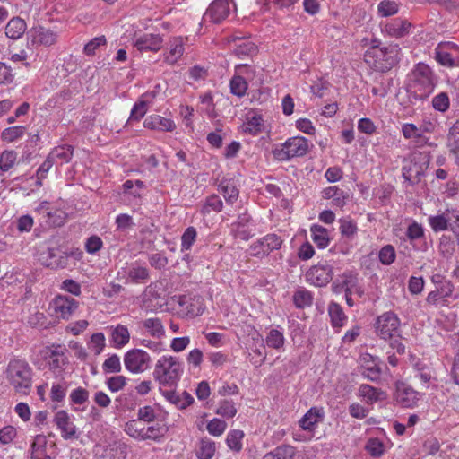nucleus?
I'll return each mask as SVG.
<instances>
[{"mask_svg": "<svg viewBox=\"0 0 459 459\" xmlns=\"http://www.w3.org/2000/svg\"><path fill=\"white\" fill-rule=\"evenodd\" d=\"M143 126L160 132H173L176 129V124L172 119L156 114L148 116L143 121Z\"/></svg>", "mask_w": 459, "mask_h": 459, "instance_id": "29", "label": "nucleus"}, {"mask_svg": "<svg viewBox=\"0 0 459 459\" xmlns=\"http://www.w3.org/2000/svg\"><path fill=\"white\" fill-rule=\"evenodd\" d=\"M124 37L131 41L139 52H158L163 44V39L160 34L143 32L134 25H130L126 30Z\"/></svg>", "mask_w": 459, "mask_h": 459, "instance_id": "5", "label": "nucleus"}, {"mask_svg": "<svg viewBox=\"0 0 459 459\" xmlns=\"http://www.w3.org/2000/svg\"><path fill=\"white\" fill-rule=\"evenodd\" d=\"M241 128L243 133L250 135H257L264 132V121L263 116L256 112L248 113Z\"/></svg>", "mask_w": 459, "mask_h": 459, "instance_id": "32", "label": "nucleus"}, {"mask_svg": "<svg viewBox=\"0 0 459 459\" xmlns=\"http://www.w3.org/2000/svg\"><path fill=\"white\" fill-rule=\"evenodd\" d=\"M237 411L235 403L231 400L220 401L216 410V413L224 418H233Z\"/></svg>", "mask_w": 459, "mask_h": 459, "instance_id": "59", "label": "nucleus"}, {"mask_svg": "<svg viewBox=\"0 0 459 459\" xmlns=\"http://www.w3.org/2000/svg\"><path fill=\"white\" fill-rule=\"evenodd\" d=\"M249 69V65L247 64H240L235 66V74L232 76L230 82V92L238 97L242 98L246 95L248 84L242 76L244 70Z\"/></svg>", "mask_w": 459, "mask_h": 459, "instance_id": "26", "label": "nucleus"}, {"mask_svg": "<svg viewBox=\"0 0 459 459\" xmlns=\"http://www.w3.org/2000/svg\"><path fill=\"white\" fill-rule=\"evenodd\" d=\"M78 308V302L70 297L58 295L49 303L51 315L58 319H68Z\"/></svg>", "mask_w": 459, "mask_h": 459, "instance_id": "18", "label": "nucleus"}, {"mask_svg": "<svg viewBox=\"0 0 459 459\" xmlns=\"http://www.w3.org/2000/svg\"><path fill=\"white\" fill-rule=\"evenodd\" d=\"M26 29V22L22 19L15 17L11 19L5 26V34L12 39H18L24 34Z\"/></svg>", "mask_w": 459, "mask_h": 459, "instance_id": "38", "label": "nucleus"}, {"mask_svg": "<svg viewBox=\"0 0 459 459\" xmlns=\"http://www.w3.org/2000/svg\"><path fill=\"white\" fill-rule=\"evenodd\" d=\"M58 32L43 26H34L27 32L28 46L31 48L50 47L58 39Z\"/></svg>", "mask_w": 459, "mask_h": 459, "instance_id": "11", "label": "nucleus"}, {"mask_svg": "<svg viewBox=\"0 0 459 459\" xmlns=\"http://www.w3.org/2000/svg\"><path fill=\"white\" fill-rule=\"evenodd\" d=\"M186 40L182 37H173L168 41L162 53L163 61L169 65L177 64L185 52Z\"/></svg>", "mask_w": 459, "mask_h": 459, "instance_id": "22", "label": "nucleus"}, {"mask_svg": "<svg viewBox=\"0 0 459 459\" xmlns=\"http://www.w3.org/2000/svg\"><path fill=\"white\" fill-rule=\"evenodd\" d=\"M322 196L324 199H331L332 205L339 208H342L346 205L350 199V194L343 191L338 186H329L322 191Z\"/></svg>", "mask_w": 459, "mask_h": 459, "instance_id": "33", "label": "nucleus"}, {"mask_svg": "<svg viewBox=\"0 0 459 459\" xmlns=\"http://www.w3.org/2000/svg\"><path fill=\"white\" fill-rule=\"evenodd\" d=\"M328 314L333 327H342L347 320V316L342 308L337 303L332 302L329 304Z\"/></svg>", "mask_w": 459, "mask_h": 459, "instance_id": "48", "label": "nucleus"}, {"mask_svg": "<svg viewBox=\"0 0 459 459\" xmlns=\"http://www.w3.org/2000/svg\"><path fill=\"white\" fill-rule=\"evenodd\" d=\"M409 361L412 368L414 377L420 382L423 387L429 388L431 385H435L433 383L437 381V377L434 368L429 364L415 355H411Z\"/></svg>", "mask_w": 459, "mask_h": 459, "instance_id": "16", "label": "nucleus"}, {"mask_svg": "<svg viewBox=\"0 0 459 459\" xmlns=\"http://www.w3.org/2000/svg\"><path fill=\"white\" fill-rule=\"evenodd\" d=\"M401 320L393 311L378 316L374 323L375 333L384 341H389L399 335Z\"/></svg>", "mask_w": 459, "mask_h": 459, "instance_id": "9", "label": "nucleus"}, {"mask_svg": "<svg viewBox=\"0 0 459 459\" xmlns=\"http://www.w3.org/2000/svg\"><path fill=\"white\" fill-rule=\"evenodd\" d=\"M236 9L233 0H213L203 15L204 23L218 24L227 19L232 10Z\"/></svg>", "mask_w": 459, "mask_h": 459, "instance_id": "12", "label": "nucleus"}, {"mask_svg": "<svg viewBox=\"0 0 459 459\" xmlns=\"http://www.w3.org/2000/svg\"><path fill=\"white\" fill-rule=\"evenodd\" d=\"M437 290L441 294V298L443 299H452L453 300H455L459 298V292L455 291V286L449 280L443 281Z\"/></svg>", "mask_w": 459, "mask_h": 459, "instance_id": "63", "label": "nucleus"}, {"mask_svg": "<svg viewBox=\"0 0 459 459\" xmlns=\"http://www.w3.org/2000/svg\"><path fill=\"white\" fill-rule=\"evenodd\" d=\"M341 289L348 295L362 297L364 294V290L359 285L358 278L351 273H343Z\"/></svg>", "mask_w": 459, "mask_h": 459, "instance_id": "36", "label": "nucleus"}, {"mask_svg": "<svg viewBox=\"0 0 459 459\" xmlns=\"http://www.w3.org/2000/svg\"><path fill=\"white\" fill-rule=\"evenodd\" d=\"M437 79L431 68L424 64H417L411 73L410 90L418 100H425L434 91Z\"/></svg>", "mask_w": 459, "mask_h": 459, "instance_id": "4", "label": "nucleus"}, {"mask_svg": "<svg viewBox=\"0 0 459 459\" xmlns=\"http://www.w3.org/2000/svg\"><path fill=\"white\" fill-rule=\"evenodd\" d=\"M285 342L284 334L278 329H271L266 335L265 343L269 348L281 350Z\"/></svg>", "mask_w": 459, "mask_h": 459, "instance_id": "51", "label": "nucleus"}, {"mask_svg": "<svg viewBox=\"0 0 459 459\" xmlns=\"http://www.w3.org/2000/svg\"><path fill=\"white\" fill-rule=\"evenodd\" d=\"M293 302L298 308L310 307L313 302V295L309 290L300 288L294 292Z\"/></svg>", "mask_w": 459, "mask_h": 459, "instance_id": "49", "label": "nucleus"}, {"mask_svg": "<svg viewBox=\"0 0 459 459\" xmlns=\"http://www.w3.org/2000/svg\"><path fill=\"white\" fill-rule=\"evenodd\" d=\"M219 191L229 204H233L239 195L238 189L230 180H222L219 185Z\"/></svg>", "mask_w": 459, "mask_h": 459, "instance_id": "41", "label": "nucleus"}, {"mask_svg": "<svg viewBox=\"0 0 459 459\" xmlns=\"http://www.w3.org/2000/svg\"><path fill=\"white\" fill-rule=\"evenodd\" d=\"M88 349L94 353L100 355L106 347V337L103 333H93L87 343Z\"/></svg>", "mask_w": 459, "mask_h": 459, "instance_id": "53", "label": "nucleus"}, {"mask_svg": "<svg viewBox=\"0 0 459 459\" xmlns=\"http://www.w3.org/2000/svg\"><path fill=\"white\" fill-rule=\"evenodd\" d=\"M340 232L343 238L352 240L358 233L357 223L349 217L339 220Z\"/></svg>", "mask_w": 459, "mask_h": 459, "instance_id": "45", "label": "nucleus"}, {"mask_svg": "<svg viewBox=\"0 0 459 459\" xmlns=\"http://www.w3.org/2000/svg\"><path fill=\"white\" fill-rule=\"evenodd\" d=\"M449 230H452L459 240V208L447 209Z\"/></svg>", "mask_w": 459, "mask_h": 459, "instance_id": "64", "label": "nucleus"}, {"mask_svg": "<svg viewBox=\"0 0 459 459\" xmlns=\"http://www.w3.org/2000/svg\"><path fill=\"white\" fill-rule=\"evenodd\" d=\"M333 268L327 264H319L310 267L306 274V280L310 284L317 287H323L327 285L328 282L333 279Z\"/></svg>", "mask_w": 459, "mask_h": 459, "instance_id": "21", "label": "nucleus"}, {"mask_svg": "<svg viewBox=\"0 0 459 459\" xmlns=\"http://www.w3.org/2000/svg\"><path fill=\"white\" fill-rule=\"evenodd\" d=\"M250 221L251 216L248 213L244 212L239 214L237 221L230 225V232L232 236L235 238H239L241 240H248L253 235L248 228Z\"/></svg>", "mask_w": 459, "mask_h": 459, "instance_id": "28", "label": "nucleus"}, {"mask_svg": "<svg viewBox=\"0 0 459 459\" xmlns=\"http://www.w3.org/2000/svg\"><path fill=\"white\" fill-rule=\"evenodd\" d=\"M309 150L307 139L303 136H294L283 143L276 145L272 153L279 161H287L295 157L305 156Z\"/></svg>", "mask_w": 459, "mask_h": 459, "instance_id": "7", "label": "nucleus"}, {"mask_svg": "<svg viewBox=\"0 0 459 459\" xmlns=\"http://www.w3.org/2000/svg\"><path fill=\"white\" fill-rule=\"evenodd\" d=\"M128 277L131 281L137 283L149 278L148 269L137 264H133L128 270Z\"/></svg>", "mask_w": 459, "mask_h": 459, "instance_id": "56", "label": "nucleus"}, {"mask_svg": "<svg viewBox=\"0 0 459 459\" xmlns=\"http://www.w3.org/2000/svg\"><path fill=\"white\" fill-rule=\"evenodd\" d=\"M217 447L215 441L204 437L199 442V447L196 451V457L198 459H212L215 453Z\"/></svg>", "mask_w": 459, "mask_h": 459, "instance_id": "43", "label": "nucleus"}, {"mask_svg": "<svg viewBox=\"0 0 459 459\" xmlns=\"http://www.w3.org/2000/svg\"><path fill=\"white\" fill-rule=\"evenodd\" d=\"M400 3L395 0H382L377 5V13L381 17L394 15L399 11Z\"/></svg>", "mask_w": 459, "mask_h": 459, "instance_id": "52", "label": "nucleus"}, {"mask_svg": "<svg viewBox=\"0 0 459 459\" xmlns=\"http://www.w3.org/2000/svg\"><path fill=\"white\" fill-rule=\"evenodd\" d=\"M26 127L22 126H15L5 128L2 132V139L5 142H13L24 135Z\"/></svg>", "mask_w": 459, "mask_h": 459, "instance_id": "60", "label": "nucleus"}, {"mask_svg": "<svg viewBox=\"0 0 459 459\" xmlns=\"http://www.w3.org/2000/svg\"><path fill=\"white\" fill-rule=\"evenodd\" d=\"M178 308V312L182 316L195 317L202 315L204 312L203 300L200 296L195 295H179L175 296Z\"/></svg>", "mask_w": 459, "mask_h": 459, "instance_id": "17", "label": "nucleus"}, {"mask_svg": "<svg viewBox=\"0 0 459 459\" xmlns=\"http://www.w3.org/2000/svg\"><path fill=\"white\" fill-rule=\"evenodd\" d=\"M4 377L15 393L28 395L32 388L33 368L25 359L12 358L4 371Z\"/></svg>", "mask_w": 459, "mask_h": 459, "instance_id": "1", "label": "nucleus"}, {"mask_svg": "<svg viewBox=\"0 0 459 459\" xmlns=\"http://www.w3.org/2000/svg\"><path fill=\"white\" fill-rule=\"evenodd\" d=\"M422 394L403 381L395 383L394 399L403 408H414L421 399Z\"/></svg>", "mask_w": 459, "mask_h": 459, "instance_id": "15", "label": "nucleus"}, {"mask_svg": "<svg viewBox=\"0 0 459 459\" xmlns=\"http://www.w3.org/2000/svg\"><path fill=\"white\" fill-rule=\"evenodd\" d=\"M227 426L228 425L225 420L219 418H213L207 423L206 429L210 435L213 437H221L225 432Z\"/></svg>", "mask_w": 459, "mask_h": 459, "instance_id": "61", "label": "nucleus"}, {"mask_svg": "<svg viewBox=\"0 0 459 459\" xmlns=\"http://www.w3.org/2000/svg\"><path fill=\"white\" fill-rule=\"evenodd\" d=\"M283 239L275 233H268L254 241L248 248L249 255L256 258H264L273 251L281 249Z\"/></svg>", "mask_w": 459, "mask_h": 459, "instance_id": "10", "label": "nucleus"}, {"mask_svg": "<svg viewBox=\"0 0 459 459\" xmlns=\"http://www.w3.org/2000/svg\"><path fill=\"white\" fill-rule=\"evenodd\" d=\"M223 208V202L217 195H212L205 198L204 204L200 210L201 214L204 216L211 212H220Z\"/></svg>", "mask_w": 459, "mask_h": 459, "instance_id": "44", "label": "nucleus"}, {"mask_svg": "<svg viewBox=\"0 0 459 459\" xmlns=\"http://www.w3.org/2000/svg\"><path fill=\"white\" fill-rule=\"evenodd\" d=\"M68 350L63 344H53L49 350L48 365L53 371H62L69 363Z\"/></svg>", "mask_w": 459, "mask_h": 459, "instance_id": "25", "label": "nucleus"}, {"mask_svg": "<svg viewBox=\"0 0 459 459\" xmlns=\"http://www.w3.org/2000/svg\"><path fill=\"white\" fill-rule=\"evenodd\" d=\"M428 222L434 232H440L449 230V221L447 210L437 215H431L428 218Z\"/></svg>", "mask_w": 459, "mask_h": 459, "instance_id": "47", "label": "nucleus"}, {"mask_svg": "<svg viewBox=\"0 0 459 459\" xmlns=\"http://www.w3.org/2000/svg\"><path fill=\"white\" fill-rule=\"evenodd\" d=\"M429 164V153L426 152H415L403 160L402 175L406 182L411 185L418 183L424 175Z\"/></svg>", "mask_w": 459, "mask_h": 459, "instance_id": "6", "label": "nucleus"}, {"mask_svg": "<svg viewBox=\"0 0 459 459\" xmlns=\"http://www.w3.org/2000/svg\"><path fill=\"white\" fill-rule=\"evenodd\" d=\"M405 235L415 250L426 252L429 249L425 230L420 223L411 221L406 229Z\"/></svg>", "mask_w": 459, "mask_h": 459, "instance_id": "23", "label": "nucleus"}, {"mask_svg": "<svg viewBox=\"0 0 459 459\" xmlns=\"http://www.w3.org/2000/svg\"><path fill=\"white\" fill-rule=\"evenodd\" d=\"M435 59L443 66H459V46L454 42H440L435 48Z\"/></svg>", "mask_w": 459, "mask_h": 459, "instance_id": "14", "label": "nucleus"}, {"mask_svg": "<svg viewBox=\"0 0 459 459\" xmlns=\"http://www.w3.org/2000/svg\"><path fill=\"white\" fill-rule=\"evenodd\" d=\"M431 104L436 111L445 113L450 108V98L446 92H439L433 97Z\"/></svg>", "mask_w": 459, "mask_h": 459, "instance_id": "55", "label": "nucleus"}, {"mask_svg": "<svg viewBox=\"0 0 459 459\" xmlns=\"http://www.w3.org/2000/svg\"><path fill=\"white\" fill-rule=\"evenodd\" d=\"M233 41L235 42L233 52L238 58L252 57L257 52L256 45L249 39L234 38Z\"/></svg>", "mask_w": 459, "mask_h": 459, "instance_id": "34", "label": "nucleus"}, {"mask_svg": "<svg viewBox=\"0 0 459 459\" xmlns=\"http://www.w3.org/2000/svg\"><path fill=\"white\" fill-rule=\"evenodd\" d=\"M325 417V413L323 407L313 406L299 420V426L302 431L314 436L316 429L324 421Z\"/></svg>", "mask_w": 459, "mask_h": 459, "instance_id": "20", "label": "nucleus"}, {"mask_svg": "<svg viewBox=\"0 0 459 459\" xmlns=\"http://www.w3.org/2000/svg\"><path fill=\"white\" fill-rule=\"evenodd\" d=\"M82 256V252L79 249H74L70 252L62 251L59 248L48 247L47 250L39 254V261L41 264L50 269H63L69 266V259L71 257L75 260H80Z\"/></svg>", "mask_w": 459, "mask_h": 459, "instance_id": "8", "label": "nucleus"}, {"mask_svg": "<svg viewBox=\"0 0 459 459\" xmlns=\"http://www.w3.org/2000/svg\"><path fill=\"white\" fill-rule=\"evenodd\" d=\"M197 231L195 227H188L181 236V251H188L195 242Z\"/></svg>", "mask_w": 459, "mask_h": 459, "instance_id": "57", "label": "nucleus"}, {"mask_svg": "<svg viewBox=\"0 0 459 459\" xmlns=\"http://www.w3.org/2000/svg\"><path fill=\"white\" fill-rule=\"evenodd\" d=\"M108 332L110 346L115 349H122L130 342V332L126 325L122 324L112 325L106 327Z\"/></svg>", "mask_w": 459, "mask_h": 459, "instance_id": "24", "label": "nucleus"}, {"mask_svg": "<svg viewBox=\"0 0 459 459\" xmlns=\"http://www.w3.org/2000/svg\"><path fill=\"white\" fill-rule=\"evenodd\" d=\"M184 373V363L176 356L162 355L154 365L153 378L160 385L173 387L178 385Z\"/></svg>", "mask_w": 459, "mask_h": 459, "instance_id": "2", "label": "nucleus"}, {"mask_svg": "<svg viewBox=\"0 0 459 459\" xmlns=\"http://www.w3.org/2000/svg\"><path fill=\"white\" fill-rule=\"evenodd\" d=\"M382 360L378 357L366 353L360 357V373L372 382H379L382 375Z\"/></svg>", "mask_w": 459, "mask_h": 459, "instance_id": "19", "label": "nucleus"}, {"mask_svg": "<svg viewBox=\"0 0 459 459\" xmlns=\"http://www.w3.org/2000/svg\"><path fill=\"white\" fill-rule=\"evenodd\" d=\"M143 326L148 332V333L155 339H162L165 337V328L161 323V320L158 317H151L143 320Z\"/></svg>", "mask_w": 459, "mask_h": 459, "instance_id": "39", "label": "nucleus"}, {"mask_svg": "<svg viewBox=\"0 0 459 459\" xmlns=\"http://www.w3.org/2000/svg\"><path fill=\"white\" fill-rule=\"evenodd\" d=\"M151 361V357L147 351L142 349H132L124 355V365L126 370L133 374L144 372Z\"/></svg>", "mask_w": 459, "mask_h": 459, "instance_id": "13", "label": "nucleus"}, {"mask_svg": "<svg viewBox=\"0 0 459 459\" xmlns=\"http://www.w3.org/2000/svg\"><path fill=\"white\" fill-rule=\"evenodd\" d=\"M424 130L412 123H405L402 126V134L405 139L415 140L420 143Z\"/></svg>", "mask_w": 459, "mask_h": 459, "instance_id": "54", "label": "nucleus"}, {"mask_svg": "<svg viewBox=\"0 0 459 459\" xmlns=\"http://www.w3.org/2000/svg\"><path fill=\"white\" fill-rule=\"evenodd\" d=\"M411 22L405 19L396 18L385 24L383 30L390 37L403 38L410 34Z\"/></svg>", "mask_w": 459, "mask_h": 459, "instance_id": "31", "label": "nucleus"}, {"mask_svg": "<svg viewBox=\"0 0 459 459\" xmlns=\"http://www.w3.org/2000/svg\"><path fill=\"white\" fill-rule=\"evenodd\" d=\"M144 428L140 420H132L125 424L124 431L134 439L142 441V437L144 433Z\"/></svg>", "mask_w": 459, "mask_h": 459, "instance_id": "50", "label": "nucleus"}, {"mask_svg": "<svg viewBox=\"0 0 459 459\" xmlns=\"http://www.w3.org/2000/svg\"><path fill=\"white\" fill-rule=\"evenodd\" d=\"M358 396L367 404H374L386 399V393L380 388L362 384L358 389Z\"/></svg>", "mask_w": 459, "mask_h": 459, "instance_id": "30", "label": "nucleus"}, {"mask_svg": "<svg viewBox=\"0 0 459 459\" xmlns=\"http://www.w3.org/2000/svg\"><path fill=\"white\" fill-rule=\"evenodd\" d=\"M89 391L82 386L76 387L71 391L69 399L71 403L82 405L89 400Z\"/></svg>", "mask_w": 459, "mask_h": 459, "instance_id": "62", "label": "nucleus"}, {"mask_svg": "<svg viewBox=\"0 0 459 459\" xmlns=\"http://www.w3.org/2000/svg\"><path fill=\"white\" fill-rule=\"evenodd\" d=\"M54 422L57 429L61 431V436L64 439H71L75 437L76 427L71 421L68 412L65 410H60L56 412L54 416Z\"/></svg>", "mask_w": 459, "mask_h": 459, "instance_id": "27", "label": "nucleus"}, {"mask_svg": "<svg viewBox=\"0 0 459 459\" xmlns=\"http://www.w3.org/2000/svg\"><path fill=\"white\" fill-rule=\"evenodd\" d=\"M164 396L169 402L176 405V407L180 410L186 409L194 403L193 396L186 391L181 394L174 391H168L164 394Z\"/></svg>", "mask_w": 459, "mask_h": 459, "instance_id": "37", "label": "nucleus"}, {"mask_svg": "<svg viewBox=\"0 0 459 459\" xmlns=\"http://www.w3.org/2000/svg\"><path fill=\"white\" fill-rule=\"evenodd\" d=\"M245 437V434L240 429H232L230 430L226 437V444L228 447L236 453H238L242 450V441Z\"/></svg>", "mask_w": 459, "mask_h": 459, "instance_id": "46", "label": "nucleus"}, {"mask_svg": "<svg viewBox=\"0 0 459 459\" xmlns=\"http://www.w3.org/2000/svg\"><path fill=\"white\" fill-rule=\"evenodd\" d=\"M311 238L319 248H325L330 242L328 230L321 225L314 224L310 228Z\"/></svg>", "mask_w": 459, "mask_h": 459, "instance_id": "42", "label": "nucleus"}, {"mask_svg": "<svg viewBox=\"0 0 459 459\" xmlns=\"http://www.w3.org/2000/svg\"><path fill=\"white\" fill-rule=\"evenodd\" d=\"M73 155V146L69 144H63L53 148L48 156L54 164L57 163L63 165L68 163L71 160Z\"/></svg>", "mask_w": 459, "mask_h": 459, "instance_id": "35", "label": "nucleus"}, {"mask_svg": "<svg viewBox=\"0 0 459 459\" xmlns=\"http://www.w3.org/2000/svg\"><path fill=\"white\" fill-rule=\"evenodd\" d=\"M296 449L290 445H281L266 453L261 459H294Z\"/></svg>", "mask_w": 459, "mask_h": 459, "instance_id": "40", "label": "nucleus"}, {"mask_svg": "<svg viewBox=\"0 0 459 459\" xmlns=\"http://www.w3.org/2000/svg\"><path fill=\"white\" fill-rule=\"evenodd\" d=\"M398 45L377 46L368 48L364 54V61L374 70L387 72L399 61Z\"/></svg>", "mask_w": 459, "mask_h": 459, "instance_id": "3", "label": "nucleus"}, {"mask_svg": "<svg viewBox=\"0 0 459 459\" xmlns=\"http://www.w3.org/2000/svg\"><path fill=\"white\" fill-rule=\"evenodd\" d=\"M121 369L120 358L117 354L108 356L102 364V370L106 374L119 373Z\"/></svg>", "mask_w": 459, "mask_h": 459, "instance_id": "58", "label": "nucleus"}]
</instances>
